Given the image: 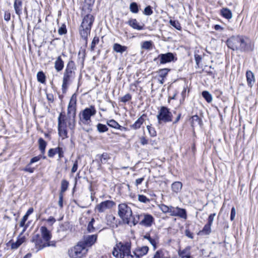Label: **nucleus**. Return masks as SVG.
<instances>
[{
    "label": "nucleus",
    "mask_w": 258,
    "mask_h": 258,
    "mask_svg": "<svg viewBox=\"0 0 258 258\" xmlns=\"http://www.w3.org/2000/svg\"><path fill=\"white\" fill-rule=\"evenodd\" d=\"M159 124L171 122L172 120V114L169 109L165 106L161 107L157 115Z\"/></svg>",
    "instance_id": "obj_8"
},
{
    "label": "nucleus",
    "mask_w": 258,
    "mask_h": 258,
    "mask_svg": "<svg viewBox=\"0 0 258 258\" xmlns=\"http://www.w3.org/2000/svg\"><path fill=\"white\" fill-rule=\"evenodd\" d=\"M160 210L164 213H169L170 214L172 206H167L164 204H160L159 205Z\"/></svg>",
    "instance_id": "obj_34"
},
{
    "label": "nucleus",
    "mask_w": 258,
    "mask_h": 258,
    "mask_svg": "<svg viewBox=\"0 0 258 258\" xmlns=\"http://www.w3.org/2000/svg\"><path fill=\"white\" fill-rule=\"evenodd\" d=\"M140 142L143 145H147L148 143V140L145 137H142L140 138Z\"/></svg>",
    "instance_id": "obj_64"
},
{
    "label": "nucleus",
    "mask_w": 258,
    "mask_h": 258,
    "mask_svg": "<svg viewBox=\"0 0 258 258\" xmlns=\"http://www.w3.org/2000/svg\"><path fill=\"white\" fill-rule=\"evenodd\" d=\"M153 43L151 40L143 41L141 44V48L142 49L150 50L153 49Z\"/></svg>",
    "instance_id": "obj_27"
},
{
    "label": "nucleus",
    "mask_w": 258,
    "mask_h": 258,
    "mask_svg": "<svg viewBox=\"0 0 258 258\" xmlns=\"http://www.w3.org/2000/svg\"><path fill=\"white\" fill-rule=\"evenodd\" d=\"M131 243L129 242L117 243L112 251V254L120 258H133L131 252Z\"/></svg>",
    "instance_id": "obj_5"
},
{
    "label": "nucleus",
    "mask_w": 258,
    "mask_h": 258,
    "mask_svg": "<svg viewBox=\"0 0 258 258\" xmlns=\"http://www.w3.org/2000/svg\"><path fill=\"white\" fill-rule=\"evenodd\" d=\"M149 251V247L147 246H144L137 248L133 252V258H141V256L146 254Z\"/></svg>",
    "instance_id": "obj_17"
},
{
    "label": "nucleus",
    "mask_w": 258,
    "mask_h": 258,
    "mask_svg": "<svg viewBox=\"0 0 258 258\" xmlns=\"http://www.w3.org/2000/svg\"><path fill=\"white\" fill-rule=\"evenodd\" d=\"M127 24L133 29L141 30L144 29V25H140L136 19H131L127 22Z\"/></svg>",
    "instance_id": "obj_24"
},
{
    "label": "nucleus",
    "mask_w": 258,
    "mask_h": 258,
    "mask_svg": "<svg viewBox=\"0 0 258 258\" xmlns=\"http://www.w3.org/2000/svg\"><path fill=\"white\" fill-rule=\"evenodd\" d=\"M101 163H105L109 158V155L107 153H103L102 154L98 155Z\"/></svg>",
    "instance_id": "obj_42"
},
{
    "label": "nucleus",
    "mask_w": 258,
    "mask_h": 258,
    "mask_svg": "<svg viewBox=\"0 0 258 258\" xmlns=\"http://www.w3.org/2000/svg\"><path fill=\"white\" fill-rule=\"evenodd\" d=\"M56 154H58V157L59 158H61L63 156V151L62 149L60 147L56 148Z\"/></svg>",
    "instance_id": "obj_55"
},
{
    "label": "nucleus",
    "mask_w": 258,
    "mask_h": 258,
    "mask_svg": "<svg viewBox=\"0 0 258 258\" xmlns=\"http://www.w3.org/2000/svg\"><path fill=\"white\" fill-rule=\"evenodd\" d=\"M127 49V47L125 46H123L119 43H115L113 45V50L117 52L122 53L125 51Z\"/></svg>",
    "instance_id": "obj_26"
},
{
    "label": "nucleus",
    "mask_w": 258,
    "mask_h": 258,
    "mask_svg": "<svg viewBox=\"0 0 258 258\" xmlns=\"http://www.w3.org/2000/svg\"><path fill=\"white\" fill-rule=\"evenodd\" d=\"M14 8L16 14L19 16H20L22 14V1L21 0H15Z\"/></svg>",
    "instance_id": "obj_23"
},
{
    "label": "nucleus",
    "mask_w": 258,
    "mask_h": 258,
    "mask_svg": "<svg viewBox=\"0 0 258 258\" xmlns=\"http://www.w3.org/2000/svg\"><path fill=\"white\" fill-rule=\"evenodd\" d=\"M56 154V148L50 149L48 152V156L49 157H53Z\"/></svg>",
    "instance_id": "obj_54"
},
{
    "label": "nucleus",
    "mask_w": 258,
    "mask_h": 258,
    "mask_svg": "<svg viewBox=\"0 0 258 258\" xmlns=\"http://www.w3.org/2000/svg\"><path fill=\"white\" fill-rule=\"evenodd\" d=\"M215 216H216L215 213L211 214L208 217V222L207 224L212 226Z\"/></svg>",
    "instance_id": "obj_53"
},
{
    "label": "nucleus",
    "mask_w": 258,
    "mask_h": 258,
    "mask_svg": "<svg viewBox=\"0 0 258 258\" xmlns=\"http://www.w3.org/2000/svg\"><path fill=\"white\" fill-rule=\"evenodd\" d=\"M88 249L82 242H79L69 250L70 256L73 258L81 257L87 252Z\"/></svg>",
    "instance_id": "obj_9"
},
{
    "label": "nucleus",
    "mask_w": 258,
    "mask_h": 258,
    "mask_svg": "<svg viewBox=\"0 0 258 258\" xmlns=\"http://www.w3.org/2000/svg\"><path fill=\"white\" fill-rule=\"evenodd\" d=\"M221 14L223 17L227 19H230L232 17L231 11L227 8H223L221 10Z\"/></svg>",
    "instance_id": "obj_31"
},
{
    "label": "nucleus",
    "mask_w": 258,
    "mask_h": 258,
    "mask_svg": "<svg viewBox=\"0 0 258 258\" xmlns=\"http://www.w3.org/2000/svg\"><path fill=\"white\" fill-rule=\"evenodd\" d=\"M64 67V61L60 56H58L54 62V68L57 72L62 70Z\"/></svg>",
    "instance_id": "obj_22"
},
{
    "label": "nucleus",
    "mask_w": 258,
    "mask_h": 258,
    "mask_svg": "<svg viewBox=\"0 0 258 258\" xmlns=\"http://www.w3.org/2000/svg\"><path fill=\"white\" fill-rule=\"evenodd\" d=\"M236 215V210L234 207H232L231 211L230 220L233 221Z\"/></svg>",
    "instance_id": "obj_60"
},
{
    "label": "nucleus",
    "mask_w": 258,
    "mask_h": 258,
    "mask_svg": "<svg viewBox=\"0 0 258 258\" xmlns=\"http://www.w3.org/2000/svg\"><path fill=\"white\" fill-rule=\"evenodd\" d=\"M153 12L152 10L151 7L150 6L146 7L143 11V14L147 16H150L153 14Z\"/></svg>",
    "instance_id": "obj_49"
},
{
    "label": "nucleus",
    "mask_w": 258,
    "mask_h": 258,
    "mask_svg": "<svg viewBox=\"0 0 258 258\" xmlns=\"http://www.w3.org/2000/svg\"><path fill=\"white\" fill-rule=\"evenodd\" d=\"M147 115L145 114H142L135 122L131 125V127L134 130H138L141 127V125L145 121V118Z\"/></svg>",
    "instance_id": "obj_20"
},
{
    "label": "nucleus",
    "mask_w": 258,
    "mask_h": 258,
    "mask_svg": "<svg viewBox=\"0 0 258 258\" xmlns=\"http://www.w3.org/2000/svg\"><path fill=\"white\" fill-rule=\"evenodd\" d=\"M203 97L208 102L210 103L212 101L213 98L212 95L207 91H204L202 93Z\"/></svg>",
    "instance_id": "obj_36"
},
{
    "label": "nucleus",
    "mask_w": 258,
    "mask_h": 258,
    "mask_svg": "<svg viewBox=\"0 0 258 258\" xmlns=\"http://www.w3.org/2000/svg\"><path fill=\"white\" fill-rule=\"evenodd\" d=\"M96 113V110L94 106L91 105L88 108H86L79 114V123L89 124L91 122V117L95 115Z\"/></svg>",
    "instance_id": "obj_6"
},
{
    "label": "nucleus",
    "mask_w": 258,
    "mask_h": 258,
    "mask_svg": "<svg viewBox=\"0 0 258 258\" xmlns=\"http://www.w3.org/2000/svg\"><path fill=\"white\" fill-rule=\"evenodd\" d=\"M138 200L142 203H147L150 202V200L147 198L145 196L142 195H138Z\"/></svg>",
    "instance_id": "obj_50"
},
{
    "label": "nucleus",
    "mask_w": 258,
    "mask_h": 258,
    "mask_svg": "<svg viewBox=\"0 0 258 258\" xmlns=\"http://www.w3.org/2000/svg\"><path fill=\"white\" fill-rule=\"evenodd\" d=\"M75 126L76 119L66 116L62 112L59 113L58 117V133L62 139L68 138L67 127L74 130Z\"/></svg>",
    "instance_id": "obj_2"
},
{
    "label": "nucleus",
    "mask_w": 258,
    "mask_h": 258,
    "mask_svg": "<svg viewBox=\"0 0 258 258\" xmlns=\"http://www.w3.org/2000/svg\"><path fill=\"white\" fill-rule=\"evenodd\" d=\"M97 128L99 133H104L108 131V127L107 126L102 123H98L97 125Z\"/></svg>",
    "instance_id": "obj_45"
},
{
    "label": "nucleus",
    "mask_w": 258,
    "mask_h": 258,
    "mask_svg": "<svg viewBox=\"0 0 258 258\" xmlns=\"http://www.w3.org/2000/svg\"><path fill=\"white\" fill-rule=\"evenodd\" d=\"M99 42V38L98 36H95L93 39V40L91 42L90 50L91 51H93L95 50V46L97 44H98Z\"/></svg>",
    "instance_id": "obj_40"
},
{
    "label": "nucleus",
    "mask_w": 258,
    "mask_h": 258,
    "mask_svg": "<svg viewBox=\"0 0 258 258\" xmlns=\"http://www.w3.org/2000/svg\"><path fill=\"white\" fill-rule=\"evenodd\" d=\"M30 165L31 164H29V163L26 166V167L23 169V170L26 171V172H29V173H33L34 171V170H35V168H34L30 167Z\"/></svg>",
    "instance_id": "obj_56"
},
{
    "label": "nucleus",
    "mask_w": 258,
    "mask_h": 258,
    "mask_svg": "<svg viewBox=\"0 0 258 258\" xmlns=\"http://www.w3.org/2000/svg\"><path fill=\"white\" fill-rule=\"evenodd\" d=\"M170 215L179 217L185 220L187 219V214L185 209L180 208L178 207H174L172 206Z\"/></svg>",
    "instance_id": "obj_16"
},
{
    "label": "nucleus",
    "mask_w": 258,
    "mask_h": 258,
    "mask_svg": "<svg viewBox=\"0 0 258 258\" xmlns=\"http://www.w3.org/2000/svg\"><path fill=\"white\" fill-rule=\"evenodd\" d=\"M190 248L189 246H187L183 249H179L178 251V254L180 258H191Z\"/></svg>",
    "instance_id": "obj_21"
},
{
    "label": "nucleus",
    "mask_w": 258,
    "mask_h": 258,
    "mask_svg": "<svg viewBox=\"0 0 258 258\" xmlns=\"http://www.w3.org/2000/svg\"><path fill=\"white\" fill-rule=\"evenodd\" d=\"M97 239V235L93 234L88 235L84 237V241L82 242L85 246L87 247H91L93 245Z\"/></svg>",
    "instance_id": "obj_18"
},
{
    "label": "nucleus",
    "mask_w": 258,
    "mask_h": 258,
    "mask_svg": "<svg viewBox=\"0 0 258 258\" xmlns=\"http://www.w3.org/2000/svg\"><path fill=\"white\" fill-rule=\"evenodd\" d=\"M141 218L139 224L147 227L151 226L154 222V217L149 214L142 213Z\"/></svg>",
    "instance_id": "obj_15"
},
{
    "label": "nucleus",
    "mask_w": 258,
    "mask_h": 258,
    "mask_svg": "<svg viewBox=\"0 0 258 258\" xmlns=\"http://www.w3.org/2000/svg\"><path fill=\"white\" fill-rule=\"evenodd\" d=\"M28 217H27L25 215H24L22 219L21 220V221L20 222V227H24V226L25 222L27 221V220L28 219Z\"/></svg>",
    "instance_id": "obj_62"
},
{
    "label": "nucleus",
    "mask_w": 258,
    "mask_h": 258,
    "mask_svg": "<svg viewBox=\"0 0 258 258\" xmlns=\"http://www.w3.org/2000/svg\"><path fill=\"white\" fill-rule=\"evenodd\" d=\"M211 232V225L206 224L204 226L203 229L200 230L198 234L199 235H208Z\"/></svg>",
    "instance_id": "obj_28"
},
{
    "label": "nucleus",
    "mask_w": 258,
    "mask_h": 258,
    "mask_svg": "<svg viewBox=\"0 0 258 258\" xmlns=\"http://www.w3.org/2000/svg\"><path fill=\"white\" fill-rule=\"evenodd\" d=\"M170 70H171L170 69L168 68L161 69L157 71L156 73L157 74L158 77L166 78Z\"/></svg>",
    "instance_id": "obj_30"
},
{
    "label": "nucleus",
    "mask_w": 258,
    "mask_h": 258,
    "mask_svg": "<svg viewBox=\"0 0 258 258\" xmlns=\"http://www.w3.org/2000/svg\"><path fill=\"white\" fill-rule=\"evenodd\" d=\"M158 59H159L160 64H165L175 61L177 60V58L175 57L173 53L167 52L159 54L157 57L154 59V61H155Z\"/></svg>",
    "instance_id": "obj_12"
},
{
    "label": "nucleus",
    "mask_w": 258,
    "mask_h": 258,
    "mask_svg": "<svg viewBox=\"0 0 258 258\" xmlns=\"http://www.w3.org/2000/svg\"><path fill=\"white\" fill-rule=\"evenodd\" d=\"M169 23L171 25L175 28L176 29L178 30L181 29V27L180 26V24L178 21L170 20Z\"/></svg>",
    "instance_id": "obj_48"
},
{
    "label": "nucleus",
    "mask_w": 258,
    "mask_h": 258,
    "mask_svg": "<svg viewBox=\"0 0 258 258\" xmlns=\"http://www.w3.org/2000/svg\"><path fill=\"white\" fill-rule=\"evenodd\" d=\"M115 205V203L110 200H107L101 202L96 206V210L99 213L104 212L106 210L113 208Z\"/></svg>",
    "instance_id": "obj_13"
},
{
    "label": "nucleus",
    "mask_w": 258,
    "mask_h": 258,
    "mask_svg": "<svg viewBox=\"0 0 258 258\" xmlns=\"http://www.w3.org/2000/svg\"><path fill=\"white\" fill-rule=\"evenodd\" d=\"M147 128L149 134L151 137H155L156 136V132L154 127L150 125H147Z\"/></svg>",
    "instance_id": "obj_47"
},
{
    "label": "nucleus",
    "mask_w": 258,
    "mask_h": 258,
    "mask_svg": "<svg viewBox=\"0 0 258 258\" xmlns=\"http://www.w3.org/2000/svg\"><path fill=\"white\" fill-rule=\"evenodd\" d=\"M63 195L62 194V193L59 194V200H58V205L60 207V208H62L63 207Z\"/></svg>",
    "instance_id": "obj_57"
},
{
    "label": "nucleus",
    "mask_w": 258,
    "mask_h": 258,
    "mask_svg": "<svg viewBox=\"0 0 258 258\" xmlns=\"http://www.w3.org/2000/svg\"><path fill=\"white\" fill-rule=\"evenodd\" d=\"M132 99V96L130 94H126L122 97L120 99V101L123 103H125Z\"/></svg>",
    "instance_id": "obj_51"
},
{
    "label": "nucleus",
    "mask_w": 258,
    "mask_h": 258,
    "mask_svg": "<svg viewBox=\"0 0 258 258\" xmlns=\"http://www.w3.org/2000/svg\"><path fill=\"white\" fill-rule=\"evenodd\" d=\"M4 19L6 21H9L11 19V14L10 12L9 11H5L4 16Z\"/></svg>",
    "instance_id": "obj_58"
},
{
    "label": "nucleus",
    "mask_w": 258,
    "mask_h": 258,
    "mask_svg": "<svg viewBox=\"0 0 258 258\" xmlns=\"http://www.w3.org/2000/svg\"><path fill=\"white\" fill-rule=\"evenodd\" d=\"M185 235L190 239H192L194 238L193 234L190 232L189 229H186L185 231Z\"/></svg>",
    "instance_id": "obj_63"
},
{
    "label": "nucleus",
    "mask_w": 258,
    "mask_h": 258,
    "mask_svg": "<svg viewBox=\"0 0 258 258\" xmlns=\"http://www.w3.org/2000/svg\"><path fill=\"white\" fill-rule=\"evenodd\" d=\"M37 78L38 82L41 83H45L46 80V77L42 72L40 71L37 73Z\"/></svg>",
    "instance_id": "obj_41"
},
{
    "label": "nucleus",
    "mask_w": 258,
    "mask_h": 258,
    "mask_svg": "<svg viewBox=\"0 0 258 258\" xmlns=\"http://www.w3.org/2000/svg\"><path fill=\"white\" fill-rule=\"evenodd\" d=\"M227 45L231 49L241 52L252 49L251 40L243 35L231 36L227 40Z\"/></svg>",
    "instance_id": "obj_1"
},
{
    "label": "nucleus",
    "mask_w": 258,
    "mask_h": 258,
    "mask_svg": "<svg viewBox=\"0 0 258 258\" xmlns=\"http://www.w3.org/2000/svg\"><path fill=\"white\" fill-rule=\"evenodd\" d=\"M130 10L133 13H138L139 12L138 4L135 2L131 3L130 5Z\"/></svg>",
    "instance_id": "obj_38"
},
{
    "label": "nucleus",
    "mask_w": 258,
    "mask_h": 258,
    "mask_svg": "<svg viewBox=\"0 0 258 258\" xmlns=\"http://www.w3.org/2000/svg\"><path fill=\"white\" fill-rule=\"evenodd\" d=\"M94 21V18L92 15H87L84 17L80 27V34L81 38L85 41L86 45L87 44L88 37L90 34L91 27Z\"/></svg>",
    "instance_id": "obj_4"
},
{
    "label": "nucleus",
    "mask_w": 258,
    "mask_h": 258,
    "mask_svg": "<svg viewBox=\"0 0 258 258\" xmlns=\"http://www.w3.org/2000/svg\"><path fill=\"white\" fill-rule=\"evenodd\" d=\"M41 158H43V159H46V156H42V155H39L37 156H35V157H33L30 161V163H29V164H32L34 163H35L36 162H38L39 161Z\"/></svg>",
    "instance_id": "obj_46"
},
{
    "label": "nucleus",
    "mask_w": 258,
    "mask_h": 258,
    "mask_svg": "<svg viewBox=\"0 0 258 258\" xmlns=\"http://www.w3.org/2000/svg\"><path fill=\"white\" fill-rule=\"evenodd\" d=\"M66 25L63 24L58 30V33L59 35H63L67 33Z\"/></svg>",
    "instance_id": "obj_52"
},
{
    "label": "nucleus",
    "mask_w": 258,
    "mask_h": 258,
    "mask_svg": "<svg viewBox=\"0 0 258 258\" xmlns=\"http://www.w3.org/2000/svg\"><path fill=\"white\" fill-rule=\"evenodd\" d=\"M75 63L72 60H69L63 73L62 91L66 93L69 86L75 77Z\"/></svg>",
    "instance_id": "obj_3"
},
{
    "label": "nucleus",
    "mask_w": 258,
    "mask_h": 258,
    "mask_svg": "<svg viewBox=\"0 0 258 258\" xmlns=\"http://www.w3.org/2000/svg\"><path fill=\"white\" fill-rule=\"evenodd\" d=\"M24 242V238H21L17 240L15 242H13L11 244L12 249L18 248Z\"/></svg>",
    "instance_id": "obj_37"
},
{
    "label": "nucleus",
    "mask_w": 258,
    "mask_h": 258,
    "mask_svg": "<svg viewBox=\"0 0 258 258\" xmlns=\"http://www.w3.org/2000/svg\"><path fill=\"white\" fill-rule=\"evenodd\" d=\"M40 231L41 232V237L44 239V240L50 242L49 241L52 237L50 231L45 226L41 227Z\"/></svg>",
    "instance_id": "obj_19"
},
{
    "label": "nucleus",
    "mask_w": 258,
    "mask_h": 258,
    "mask_svg": "<svg viewBox=\"0 0 258 258\" xmlns=\"http://www.w3.org/2000/svg\"><path fill=\"white\" fill-rule=\"evenodd\" d=\"M78 161L76 160L74 163L73 166L71 169V172L72 173H74L77 171V170L78 169Z\"/></svg>",
    "instance_id": "obj_59"
},
{
    "label": "nucleus",
    "mask_w": 258,
    "mask_h": 258,
    "mask_svg": "<svg viewBox=\"0 0 258 258\" xmlns=\"http://www.w3.org/2000/svg\"><path fill=\"white\" fill-rule=\"evenodd\" d=\"M76 100L72 97L67 109V116L75 119L76 115Z\"/></svg>",
    "instance_id": "obj_14"
},
{
    "label": "nucleus",
    "mask_w": 258,
    "mask_h": 258,
    "mask_svg": "<svg viewBox=\"0 0 258 258\" xmlns=\"http://www.w3.org/2000/svg\"><path fill=\"white\" fill-rule=\"evenodd\" d=\"M31 241L35 243V247L37 249V251L43 249L45 247L53 245V244H50V242L44 241V239L41 237H40L39 234L34 235L32 237Z\"/></svg>",
    "instance_id": "obj_10"
},
{
    "label": "nucleus",
    "mask_w": 258,
    "mask_h": 258,
    "mask_svg": "<svg viewBox=\"0 0 258 258\" xmlns=\"http://www.w3.org/2000/svg\"><path fill=\"white\" fill-rule=\"evenodd\" d=\"M69 185V182L66 179H63L61 182L60 191L59 193L63 194L68 189Z\"/></svg>",
    "instance_id": "obj_35"
},
{
    "label": "nucleus",
    "mask_w": 258,
    "mask_h": 258,
    "mask_svg": "<svg viewBox=\"0 0 258 258\" xmlns=\"http://www.w3.org/2000/svg\"><path fill=\"white\" fill-rule=\"evenodd\" d=\"M182 186V184L181 182L175 181L172 184L171 188L173 192L178 193L179 192Z\"/></svg>",
    "instance_id": "obj_29"
},
{
    "label": "nucleus",
    "mask_w": 258,
    "mask_h": 258,
    "mask_svg": "<svg viewBox=\"0 0 258 258\" xmlns=\"http://www.w3.org/2000/svg\"><path fill=\"white\" fill-rule=\"evenodd\" d=\"M147 258H166L165 256V250L160 249L157 250L153 256H149Z\"/></svg>",
    "instance_id": "obj_32"
},
{
    "label": "nucleus",
    "mask_w": 258,
    "mask_h": 258,
    "mask_svg": "<svg viewBox=\"0 0 258 258\" xmlns=\"http://www.w3.org/2000/svg\"><path fill=\"white\" fill-rule=\"evenodd\" d=\"M38 143L39 149L40 150L42 154L43 155L45 153V148L47 144L46 142L42 138H40L38 140Z\"/></svg>",
    "instance_id": "obj_33"
},
{
    "label": "nucleus",
    "mask_w": 258,
    "mask_h": 258,
    "mask_svg": "<svg viewBox=\"0 0 258 258\" xmlns=\"http://www.w3.org/2000/svg\"><path fill=\"white\" fill-rule=\"evenodd\" d=\"M144 239H147L153 246L154 250L157 248V244L159 242V236L157 232L154 230H151L143 236Z\"/></svg>",
    "instance_id": "obj_11"
},
{
    "label": "nucleus",
    "mask_w": 258,
    "mask_h": 258,
    "mask_svg": "<svg viewBox=\"0 0 258 258\" xmlns=\"http://www.w3.org/2000/svg\"><path fill=\"white\" fill-rule=\"evenodd\" d=\"M195 61H196V62L198 66H199L200 62L202 60V57H201V56L199 55V54H195Z\"/></svg>",
    "instance_id": "obj_61"
},
{
    "label": "nucleus",
    "mask_w": 258,
    "mask_h": 258,
    "mask_svg": "<svg viewBox=\"0 0 258 258\" xmlns=\"http://www.w3.org/2000/svg\"><path fill=\"white\" fill-rule=\"evenodd\" d=\"M132 218V221L131 222L133 223L134 225H136L138 223H140V219L141 218V214H136L134 216L131 217Z\"/></svg>",
    "instance_id": "obj_43"
},
{
    "label": "nucleus",
    "mask_w": 258,
    "mask_h": 258,
    "mask_svg": "<svg viewBox=\"0 0 258 258\" xmlns=\"http://www.w3.org/2000/svg\"><path fill=\"white\" fill-rule=\"evenodd\" d=\"M246 77L248 86L251 87L255 82L253 73L250 71H247L246 73Z\"/></svg>",
    "instance_id": "obj_25"
},
{
    "label": "nucleus",
    "mask_w": 258,
    "mask_h": 258,
    "mask_svg": "<svg viewBox=\"0 0 258 258\" xmlns=\"http://www.w3.org/2000/svg\"><path fill=\"white\" fill-rule=\"evenodd\" d=\"M95 222V219L92 218L91 220L89 222L87 227V231L90 232H94L95 231L96 228L93 226V224Z\"/></svg>",
    "instance_id": "obj_44"
},
{
    "label": "nucleus",
    "mask_w": 258,
    "mask_h": 258,
    "mask_svg": "<svg viewBox=\"0 0 258 258\" xmlns=\"http://www.w3.org/2000/svg\"><path fill=\"white\" fill-rule=\"evenodd\" d=\"M118 214L122 219L124 223L129 224L131 222V218L132 216V211L130 207L126 204L122 203L118 206Z\"/></svg>",
    "instance_id": "obj_7"
},
{
    "label": "nucleus",
    "mask_w": 258,
    "mask_h": 258,
    "mask_svg": "<svg viewBox=\"0 0 258 258\" xmlns=\"http://www.w3.org/2000/svg\"><path fill=\"white\" fill-rule=\"evenodd\" d=\"M107 124L109 126L114 128L118 129L120 127L119 123L114 119H110L107 121Z\"/></svg>",
    "instance_id": "obj_39"
}]
</instances>
